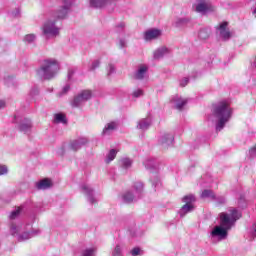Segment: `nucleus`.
<instances>
[{
  "mask_svg": "<svg viewBox=\"0 0 256 256\" xmlns=\"http://www.w3.org/2000/svg\"><path fill=\"white\" fill-rule=\"evenodd\" d=\"M118 45L120 49H125V47H127V41L125 39H120Z\"/></svg>",
  "mask_w": 256,
  "mask_h": 256,
  "instance_id": "a18cd8bd",
  "label": "nucleus"
},
{
  "mask_svg": "<svg viewBox=\"0 0 256 256\" xmlns=\"http://www.w3.org/2000/svg\"><path fill=\"white\" fill-rule=\"evenodd\" d=\"M96 253H97L96 248H88L82 251V256H95Z\"/></svg>",
  "mask_w": 256,
  "mask_h": 256,
  "instance_id": "c9c22d12",
  "label": "nucleus"
},
{
  "mask_svg": "<svg viewBox=\"0 0 256 256\" xmlns=\"http://www.w3.org/2000/svg\"><path fill=\"white\" fill-rule=\"evenodd\" d=\"M73 73V70L68 71V79H71V77H73Z\"/></svg>",
  "mask_w": 256,
  "mask_h": 256,
  "instance_id": "864d4df0",
  "label": "nucleus"
},
{
  "mask_svg": "<svg viewBox=\"0 0 256 256\" xmlns=\"http://www.w3.org/2000/svg\"><path fill=\"white\" fill-rule=\"evenodd\" d=\"M187 98H183L179 95H175L171 98V103L175 107V109H178V111H181L185 105H187Z\"/></svg>",
  "mask_w": 256,
  "mask_h": 256,
  "instance_id": "f3484780",
  "label": "nucleus"
},
{
  "mask_svg": "<svg viewBox=\"0 0 256 256\" xmlns=\"http://www.w3.org/2000/svg\"><path fill=\"white\" fill-rule=\"evenodd\" d=\"M143 187V182L134 183L132 193H134L138 199H140L141 195L143 194Z\"/></svg>",
  "mask_w": 256,
  "mask_h": 256,
  "instance_id": "b1692460",
  "label": "nucleus"
},
{
  "mask_svg": "<svg viewBox=\"0 0 256 256\" xmlns=\"http://www.w3.org/2000/svg\"><path fill=\"white\" fill-rule=\"evenodd\" d=\"M116 157H117V150L111 149L106 156L105 162L111 163V161H113Z\"/></svg>",
  "mask_w": 256,
  "mask_h": 256,
  "instance_id": "473e14b6",
  "label": "nucleus"
},
{
  "mask_svg": "<svg viewBox=\"0 0 256 256\" xmlns=\"http://www.w3.org/2000/svg\"><path fill=\"white\" fill-rule=\"evenodd\" d=\"M175 141V136L171 133H162L158 138V145L162 147V149H167L173 145Z\"/></svg>",
  "mask_w": 256,
  "mask_h": 256,
  "instance_id": "9b49d317",
  "label": "nucleus"
},
{
  "mask_svg": "<svg viewBox=\"0 0 256 256\" xmlns=\"http://www.w3.org/2000/svg\"><path fill=\"white\" fill-rule=\"evenodd\" d=\"M5 108V101L0 100V109Z\"/></svg>",
  "mask_w": 256,
  "mask_h": 256,
  "instance_id": "5fc2aeb1",
  "label": "nucleus"
},
{
  "mask_svg": "<svg viewBox=\"0 0 256 256\" xmlns=\"http://www.w3.org/2000/svg\"><path fill=\"white\" fill-rule=\"evenodd\" d=\"M116 129H117V123H115V122H110V123H108V124L104 127V129H103V131H102V136H103V137H107V136L111 135V133H113V131H115Z\"/></svg>",
  "mask_w": 256,
  "mask_h": 256,
  "instance_id": "412c9836",
  "label": "nucleus"
},
{
  "mask_svg": "<svg viewBox=\"0 0 256 256\" xmlns=\"http://www.w3.org/2000/svg\"><path fill=\"white\" fill-rule=\"evenodd\" d=\"M249 156L253 159L256 157V145L249 150Z\"/></svg>",
  "mask_w": 256,
  "mask_h": 256,
  "instance_id": "49530a36",
  "label": "nucleus"
},
{
  "mask_svg": "<svg viewBox=\"0 0 256 256\" xmlns=\"http://www.w3.org/2000/svg\"><path fill=\"white\" fill-rule=\"evenodd\" d=\"M145 95V92L141 88H135L131 93L130 97L135 100L139 99L140 97H143Z\"/></svg>",
  "mask_w": 256,
  "mask_h": 256,
  "instance_id": "c85d7f7f",
  "label": "nucleus"
},
{
  "mask_svg": "<svg viewBox=\"0 0 256 256\" xmlns=\"http://www.w3.org/2000/svg\"><path fill=\"white\" fill-rule=\"evenodd\" d=\"M101 65V61L94 60L89 68L90 71H95V69H99V66Z\"/></svg>",
  "mask_w": 256,
  "mask_h": 256,
  "instance_id": "a19ab883",
  "label": "nucleus"
},
{
  "mask_svg": "<svg viewBox=\"0 0 256 256\" xmlns=\"http://www.w3.org/2000/svg\"><path fill=\"white\" fill-rule=\"evenodd\" d=\"M93 97V93L90 90H83L72 101V107H81V105L87 103L89 99Z\"/></svg>",
  "mask_w": 256,
  "mask_h": 256,
  "instance_id": "9d476101",
  "label": "nucleus"
},
{
  "mask_svg": "<svg viewBox=\"0 0 256 256\" xmlns=\"http://www.w3.org/2000/svg\"><path fill=\"white\" fill-rule=\"evenodd\" d=\"M113 73H115V66L113 64H109L108 75H113Z\"/></svg>",
  "mask_w": 256,
  "mask_h": 256,
  "instance_id": "09e8293b",
  "label": "nucleus"
},
{
  "mask_svg": "<svg viewBox=\"0 0 256 256\" xmlns=\"http://www.w3.org/2000/svg\"><path fill=\"white\" fill-rule=\"evenodd\" d=\"M59 69H61V66L59 65V61H57V59L47 58L42 61V64L36 70V73L40 79L51 81V79H55V77H57Z\"/></svg>",
  "mask_w": 256,
  "mask_h": 256,
  "instance_id": "20e7f679",
  "label": "nucleus"
},
{
  "mask_svg": "<svg viewBox=\"0 0 256 256\" xmlns=\"http://www.w3.org/2000/svg\"><path fill=\"white\" fill-rule=\"evenodd\" d=\"M209 35H211V30L207 28L201 29L198 33V37L199 39H202V41L209 39Z\"/></svg>",
  "mask_w": 256,
  "mask_h": 256,
  "instance_id": "7c9ffc66",
  "label": "nucleus"
},
{
  "mask_svg": "<svg viewBox=\"0 0 256 256\" xmlns=\"http://www.w3.org/2000/svg\"><path fill=\"white\" fill-rule=\"evenodd\" d=\"M10 235L17 241H27L41 235L40 229H33L32 224H23L21 222H12L10 224Z\"/></svg>",
  "mask_w": 256,
  "mask_h": 256,
  "instance_id": "f03ea898",
  "label": "nucleus"
},
{
  "mask_svg": "<svg viewBox=\"0 0 256 256\" xmlns=\"http://www.w3.org/2000/svg\"><path fill=\"white\" fill-rule=\"evenodd\" d=\"M220 226L224 227L226 230H231V227L235 225L238 219H241V212L235 208H231L228 212H222L219 215Z\"/></svg>",
  "mask_w": 256,
  "mask_h": 256,
  "instance_id": "39448f33",
  "label": "nucleus"
},
{
  "mask_svg": "<svg viewBox=\"0 0 256 256\" xmlns=\"http://www.w3.org/2000/svg\"><path fill=\"white\" fill-rule=\"evenodd\" d=\"M89 5L93 9H101L107 7V5H111V0H89Z\"/></svg>",
  "mask_w": 256,
  "mask_h": 256,
  "instance_id": "6ab92c4d",
  "label": "nucleus"
},
{
  "mask_svg": "<svg viewBox=\"0 0 256 256\" xmlns=\"http://www.w3.org/2000/svg\"><path fill=\"white\" fill-rule=\"evenodd\" d=\"M247 237L250 241L256 239V221L247 229Z\"/></svg>",
  "mask_w": 256,
  "mask_h": 256,
  "instance_id": "bb28decb",
  "label": "nucleus"
},
{
  "mask_svg": "<svg viewBox=\"0 0 256 256\" xmlns=\"http://www.w3.org/2000/svg\"><path fill=\"white\" fill-rule=\"evenodd\" d=\"M143 165H144L145 169H148V171H153V170L157 169L159 164L157 163L156 159L149 158L143 162Z\"/></svg>",
  "mask_w": 256,
  "mask_h": 256,
  "instance_id": "4be33fe9",
  "label": "nucleus"
},
{
  "mask_svg": "<svg viewBox=\"0 0 256 256\" xmlns=\"http://www.w3.org/2000/svg\"><path fill=\"white\" fill-rule=\"evenodd\" d=\"M152 186L154 189H157V187H161V179L159 176H154V178L151 179Z\"/></svg>",
  "mask_w": 256,
  "mask_h": 256,
  "instance_id": "e433bc0d",
  "label": "nucleus"
},
{
  "mask_svg": "<svg viewBox=\"0 0 256 256\" xmlns=\"http://www.w3.org/2000/svg\"><path fill=\"white\" fill-rule=\"evenodd\" d=\"M229 235V230L221 225L214 226L210 232L211 241H225Z\"/></svg>",
  "mask_w": 256,
  "mask_h": 256,
  "instance_id": "6e6552de",
  "label": "nucleus"
},
{
  "mask_svg": "<svg viewBox=\"0 0 256 256\" xmlns=\"http://www.w3.org/2000/svg\"><path fill=\"white\" fill-rule=\"evenodd\" d=\"M195 201H197V199L193 194L186 195L182 198V202L185 203V205H183L178 211V215L181 219H183V217L188 213H193V211H195V204H193Z\"/></svg>",
  "mask_w": 256,
  "mask_h": 256,
  "instance_id": "423d86ee",
  "label": "nucleus"
},
{
  "mask_svg": "<svg viewBox=\"0 0 256 256\" xmlns=\"http://www.w3.org/2000/svg\"><path fill=\"white\" fill-rule=\"evenodd\" d=\"M73 3H75V0H62V6L55 12H52L50 18L43 23L42 33L46 39H55V37H59L61 27L57 26V19H65V17L69 15Z\"/></svg>",
  "mask_w": 256,
  "mask_h": 256,
  "instance_id": "f257e3e1",
  "label": "nucleus"
},
{
  "mask_svg": "<svg viewBox=\"0 0 256 256\" xmlns=\"http://www.w3.org/2000/svg\"><path fill=\"white\" fill-rule=\"evenodd\" d=\"M14 123L18 124L19 131L22 133H31V129L33 127V122H31V119L15 115Z\"/></svg>",
  "mask_w": 256,
  "mask_h": 256,
  "instance_id": "1a4fd4ad",
  "label": "nucleus"
},
{
  "mask_svg": "<svg viewBox=\"0 0 256 256\" xmlns=\"http://www.w3.org/2000/svg\"><path fill=\"white\" fill-rule=\"evenodd\" d=\"M148 72L149 66L147 64H140L133 74V79L136 81H143L147 77Z\"/></svg>",
  "mask_w": 256,
  "mask_h": 256,
  "instance_id": "ddd939ff",
  "label": "nucleus"
},
{
  "mask_svg": "<svg viewBox=\"0 0 256 256\" xmlns=\"http://www.w3.org/2000/svg\"><path fill=\"white\" fill-rule=\"evenodd\" d=\"M89 143V139L85 137L78 138L69 143L67 150L68 151H79L82 147H85Z\"/></svg>",
  "mask_w": 256,
  "mask_h": 256,
  "instance_id": "4468645a",
  "label": "nucleus"
},
{
  "mask_svg": "<svg viewBox=\"0 0 256 256\" xmlns=\"http://www.w3.org/2000/svg\"><path fill=\"white\" fill-rule=\"evenodd\" d=\"M112 256H123V248L120 245H117L112 251Z\"/></svg>",
  "mask_w": 256,
  "mask_h": 256,
  "instance_id": "58836bf2",
  "label": "nucleus"
},
{
  "mask_svg": "<svg viewBox=\"0 0 256 256\" xmlns=\"http://www.w3.org/2000/svg\"><path fill=\"white\" fill-rule=\"evenodd\" d=\"M153 124V118L151 116H148L146 118H142L137 122V129H140V131H147L149 127Z\"/></svg>",
  "mask_w": 256,
  "mask_h": 256,
  "instance_id": "a211bd4d",
  "label": "nucleus"
},
{
  "mask_svg": "<svg viewBox=\"0 0 256 256\" xmlns=\"http://www.w3.org/2000/svg\"><path fill=\"white\" fill-rule=\"evenodd\" d=\"M140 253H141V249H139V248H134V249L131 250V255L132 256H137Z\"/></svg>",
  "mask_w": 256,
  "mask_h": 256,
  "instance_id": "8fccbe9b",
  "label": "nucleus"
},
{
  "mask_svg": "<svg viewBox=\"0 0 256 256\" xmlns=\"http://www.w3.org/2000/svg\"><path fill=\"white\" fill-rule=\"evenodd\" d=\"M8 169L7 166L0 164V175H7Z\"/></svg>",
  "mask_w": 256,
  "mask_h": 256,
  "instance_id": "c03bdc74",
  "label": "nucleus"
},
{
  "mask_svg": "<svg viewBox=\"0 0 256 256\" xmlns=\"http://www.w3.org/2000/svg\"><path fill=\"white\" fill-rule=\"evenodd\" d=\"M12 17H19L21 15V10L17 8L15 11L11 12Z\"/></svg>",
  "mask_w": 256,
  "mask_h": 256,
  "instance_id": "603ef678",
  "label": "nucleus"
},
{
  "mask_svg": "<svg viewBox=\"0 0 256 256\" xmlns=\"http://www.w3.org/2000/svg\"><path fill=\"white\" fill-rule=\"evenodd\" d=\"M30 97L31 99H35V97H37V95H39V88L38 87H33L31 90H30Z\"/></svg>",
  "mask_w": 256,
  "mask_h": 256,
  "instance_id": "79ce46f5",
  "label": "nucleus"
},
{
  "mask_svg": "<svg viewBox=\"0 0 256 256\" xmlns=\"http://www.w3.org/2000/svg\"><path fill=\"white\" fill-rule=\"evenodd\" d=\"M54 123H67V120L65 119V115L62 113L55 114Z\"/></svg>",
  "mask_w": 256,
  "mask_h": 256,
  "instance_id": "f704fd0d",
  "label": "nucleus"
},
{
  "mask_svg": "<svg viewBox=\"0 0 256 256\" xmlns=\"http://www.w3.org/2000/svg\"><path fill=\"white\" fill-rule=\"evenodd\" d=\"M169 53H170L169 48L162 46L154 51L153 57L154 59H163V57L169 55Z\"/></svg>",
  "mask_w": 256,
  "mask_h": 256,
  "instance_id": "aec40b11",
  "label": "nucleus"
},
{
  "mask_svg": "<svg viewBox=\"0 0 256 256\" xmlns=\"http://www.w3.org/2000/svg\"><path fill=\"white\" fill-rule=\"evenodd\" d=\"M163 35V31L157 28H152L144 33L145 41H153V39H159Z\"/></svg>",
  "mask_w": 256,
  "mask_h": 256,
  "instance_id": "dca6fc26",
  "label": "nucleus"
},
{
  "mask_svg": "<svg viewBox=\"0 0 256 256\" xmlns=\"http://www.w3.org/2000/svg\"><path fill=\"white\" fill-rule=\"evenodd\" d=\"M82 193L86 195L87 201L91 203V205L97 203V197H95V190H93V187L89 184H83L81 186Z\"/></svg>",
  "mask_w": 256,
  "mask_h": 256,
  "instance_id": "2eb2a0df",
  "label": "nucleus"
},
{
  "mask_svg": "<svg viewBox=\"0 0 256 256\" xmlns=\"http://www.w3.org/2000/svg\"><path fill=\"white\" fill-rule=\"evenodd\" d=\"M21 211H23L22 207L15 208L9 215L10 221H15V219H18L19 215H21Z\"/></svg>",
  "mask_w": 256,
  "mask_h": 256,
  "instance_id": "2f4dec72",
  "label": "nucleus"
},
{
  "mask_svg": "<svg viewBox=\"0 0 256 256\" xmlns=\"http://www.w3.org/2000/svg\"><path fill=\"white\" fill-rule=\"evenodd\" d=\"M229 24L227 22H222L216 27V33L222 39V41H229L231 39V32L227 29Z\"/></svg>",
  "mask_w": 256,
  "mask_h": 256,
  "instance_id": "f8f14e48",
  "label": "nucleus"
},
{
  "mask_svg": "<svg viewBox=\"0 0 256 256\" xmlns=\"http://www.w3.org/2000/svg\"><path fill=\"white\" fill-rule=\"evenodd\" d=\"M137 199L139 198L133 193V191H127L122 195V201L124 203H133V201H137Z\"/></svg>",
  "mask_w": 256,
  "mask_h": 256,
  "instance_id": "5701e85b",
  "label": "nucleus"
},
{
  "mask_svg": "<svg viewBox=\"0 0 256 256\" xmlns=\"http://www.w3.org/2000/svg\"><path fill=\"white\" fill-rule=\"evenodd\" d=\"M35 41H37V34H26L23 37V42L26 45H33L35 43Z\"/></svg>",
  "mask_w": 256,
  "mask_h": 256,
  "instance_id": "cd10ccee",
  "label": "nucleus"
},
{
  "mask_svg": "<svg viewBox=\"0 0 256 256\" xmlns=\"http://www.w3.org/2000/svg\"><path fill=\"white\" fill-rule=\"evenodd\" d=\"M188 23H191V18H178L176 20V27H183V25H188Z\"/></svg>",
  "mask_w": 256,
  "mask_h": 256,
  "instance_id": "72a5a7b5",
  "label": "nucleus"
},
{
  "mask_svg": "<svg viewBox=\"0 0 256 256\" xmlns=\"http://www.w3.org/2000/svg\"><path fill=\"white\" fill-rule=\"evenodd\" d=\"M117 31H123V29H125V22H120L117 26H116Z\"/></svg>",
  "mask_w": 256,
  "mask_h": 256,
  "instance_id": "3c124183",
  "label": "nucleus"
},
{
  "mask_svg": "<svg viewBox=\"0 0 256 256\" xmlns=\"http://www.w3.org/2000/svg\"><path fill=\"white\" fill-rule=\"evenodd\" d=\"M200 197L201 199H211V201H215V192H213V190L205 189L202 191Z\"/></svg>",
  "mask_w": 256,
  "mask_h": 256,
  "instance_id": "a878e982",
  "label": "nucleus"
},
{
  "mask_svg": "<svg viewBox=\"0 0 256 256\" xmlns=\"http://www.w3.org/2000/svg\"><path fill=\"white\" fill-rule=\"evenodd\" d=\"M215 201L218 205H225V203H227V199L225 198V196H216L215 195Z\"/></svg>",
  "mask_w": 256,
  "mask_h": 256,
  "instance_id": "4c0bfd02",
  "label": "nucleus"
},
{
  "mask_svg": "<svg viewBox=\"0 0 256 256\" xmlns=\"http://www.w3.org/2000/svg\"><path fill=\"white\" fill-rule=\"evenodd\" d=\"M188 83H189V78L185 77L182 80H180V87H187Z\"/></svg>",
  "mask_w": 256,
  "mask_h": 256,
  "instance_id": "de8ad7c7",
  "label": "nucleus"
},
{
  "mask_svg": "<svg viewBox=\"0 0 256 256\" xmlns=\"http://www.w3.org/2000/svg\"><path fill=\"white\" fill-rule=\"evenodd\" d=\"M66 151H67V148L65 147V145H63L60 148H58L57 154L60 156H63V155H65Z\"/></svg>",
  "mask_w": 256,
  "mask_h": 256,
  "instance_id": "37998d69",
  "label": "nucleus"
},
{
  "mask_svg": "<svg viewBox=\"0 0 256 256\" xmlns=\"http://www.w3.org/2000/svg\"><path fill=\"white\" fill-rule=\"evenodd\" d=\"M213 115L217 119L216 131H221L225 124L229 123V119L233 115V109L227 101H221L213 106Z\"/></svg>",
  "mask_w": 256,
  "mask_h": 256,
  "instance_id": "7ed1b4c3",
  "label": "nucleus"
},
{
  "mask_svg": "<svg viewBox=\"0 0 256 256\" xmlns=\"http://www.w3.org/2000/svg\"><path fill=\"white\" fill-rule=\"evenodd\" d=\"M193 9L196 13H200V15H207V13L215 11V6L209 0H196Z\"/></svg>",
  "mask_w": 256,
  "mask_h": 256,
  "instance_id": "0eeeda50",
  "label": "nucleus"
},
{
  "mask_svg": "<svg viewBox=\"0 0 256 256\" xmlns=\"http://www.w3.org/2000/svg\"><path fill=\"white\" fill-rule=\"evenodd\" d=\"M69 91H71V86L69 84H66L63 87L62 91L58 93V97H63L64 95H67Z\"/></svg>",
  "mask_w": 256,
  "mask_h": 256,
  "instance_id": "ea45409f",
  "label": "nucleus"
},
{
  "mask_svg": "<svg viewBox=\"0 0 256 256\" xmlns=\"http://www.w3.org/2000/svg\"><path fill=\"white\" fill-rule=\"evenodd\" d=\"M133 165V160L130 158H122L120 159V167L123 169H131V166Z\"/></svg>",
  "mask_w": 256,
  "mask_h": 256,
  "instance_id": "c756f323",
  "label": "nucleus"
},
{
  "mask_svg": "<svg viewBox=\"0 0 256 256\" xmlns=\"http://www.w3.org/2000/svg\"><path fill=\"white\" fill-rule=\"evenodd\" d=\"M51 185H52L51 180L43 179L36 183V188L39 190H45V189H49V187H51Z\"/></svg>",
  "mask_w": 256,
  "mask_h": 256,
  "instance_id": "393cba45",
  "label": "nucleus"
}]
</instances>
